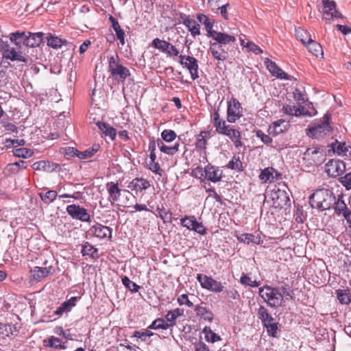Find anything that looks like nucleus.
I'll return each mask as SVG.
<instances>
[{
	"instance_id": "f257e3e1",
	"label": "nucleus",
	"mask_w": 351,
	"mask_h": 351,
	"mask_svg": "<svg viewBox=\"0 0 351 351\" xmlns=\"http://www.w3.org/2000/svg\"><path fill=\"white\" fill-rule=\"evenodd\" d=\"M331 114L326 113L319 119L315 120L306 130V135L313 139L320 140L328 135L332 130L330 123Z\"/></svg>"
},
{
	"instance_id": "f03ea898",
	"label": "nucleus",
	"mask_w": 351,
	"mask_h": 351,
	"mask_svg": "<svg viewBox=\"0 0 351 351\" xmlns=\"http://www.w3.org/2000/svg\"><path fill=\"white\" fill-rule=\"evenodd\" d=\"M335 202V194L329 189L316 190L309 197V204L313 208L324 211L332 208Z\"/></svg>"
},
{
	"instance_id": "7ed1b4c3",
	"label": "nucleus",
	"mask_w": 351,
	"mask_h": 351,
	"mask_svg": "<svg viewBox=\"0 0 351 351\" xmlns=\"http://www.w3.org/2000/svg\"><path fill=\"white\" fill-rule=\"evenodd\" d=\"M44 34L42 32L30 33L28 35L24 32H16L10 34V40L16 46H20L21 43L29 47H38L43 42Z\"/></svg>"
},
{
	"instance_id": "20e7f679",
	"label": "nucleus",
	"mask_w": 351,
	"mask_h": 351,
	"mask_svg": "<svg viewBox=\"0 0 351 351\" xmlns=\"http://www.w3.org/2000/svg\"><path fill=\"white\" fill-rule=\"evenodd\" d=\"M259 295L268 306L276 308L282 305L283 295L278 288L265 285L259 288Z\"/></svg>"
},
{
	"instance_id": "39448f33",
	"label": "nucleus",
	"mask_w": 351,
	"mask_h": 351,
	"mask_svg": "<svg viewBox=\"0 0 351 351\" xmlns=\"http://www.w3.org/2000/svg\"><path fill=\"white\" fill-rule=\"evenodd\" d=\"M108 72L114 80L121 82H124L130 75L129 69L120 64L118 55L109 57Z\"/></svg>"
},
{
	"instance_id": "423d86ee",
	"label": "nucleus",
	"mask_w": 351,
	"mask_h": 351,
	"mask_svg": "<svg viewBox=\"0 0 351 351\" xmlns=\"http://www.w3.org/2000/svg\"><path fill=\"white\" fill-rule=\"evenodd\" d=\"M257 317L261 321L264 328L267 329V332L269 337H278V323L275 319L268 313L264 306H260L257 312Z\"/></svg>"
},
{
	"instance_id": "0eeeda50",
	"label": "nucleus",
	"mask_w": 351,
	"mask_h": 351,
	"mask_svg": "<svg viewBox=\"0 0 351 351\" xmlns=\"http://www.w3.org/2000/svg\"><path fill=\"white\" fill-rule=\"evenodd\" d=\"M17 47H18L16 48L10 46L8 43L3 42L1 45L3 58L10 60L11 61L27 63L28 62V59L23 55L22 51L19 49L21 45Z\"/></svg>"
},
{
	"instance_id": "6e6552de",
	"label": "nucleus",
	"mask_w": 351,
	"mask_h": 351,
	"mask_svg": "<svg viewBox=\"0 0 351 351\" xmlns=\"http://www.w3.org/2000/svg\"><path fill=\"white\" fill-rule=\"evenodd\" d=\"M45 267H34L30 270V280L35 282H40L42 280L49 276L55 274L56 268L52 265H48V261L43 263Z\"/></svg>"
},
{
	"instance_id": "1a4fd4ad",
	"label": "nucleus",
	"mask_w": 351,
	"mask_h": 351,
	"mask_svg": "<svg viewBox=\"0 0 351 351\" xmlns=\"http://www.w3.org/2000/svg\"><path fill=\"white\" fill-rule=\"evenodd\" d=\"M324 152L319 147L307 148L304 153L303 160L307 167L317 166L322 163Z\"/></svg>"
},
{
	"instance_id": "9d476101",
	"label": "nucleus",
	"mask_w": 351,
	"mask_h": 351,
	"mask_svg": "<svg viewBox=\"0 0 351 351\" xmlns=\"http://www.w3.org/2000/svg\"><path fill=\"white\" fill-rule=\"evenodd\" d=\"M180 225L187 230L194 231L200 235L207 234V228L202 222H199L195 215H185L180 219Z\"/></svg>"
},
{
	"instance_id": "9b49d317",
	"label": "nucleus",
	"mask_w": 351,
	"mask_h": 351,
	"mask_svg": "<svg viewBox=\"0 0 351 351\" xmlns=\"http://www.w3.org/2000/svg\"><path fill=\"white\" fill-rule=\"evenodd\" d=\"M197 280L199 282L201 287L210 291L215 293H221L223 291V285L219 282L215 280L210 276L199 274L197 275Z\"/></svg>"
},
{
	"instance_id": "f8f14e48",
	"label": "nucleus",
	"mask_w": 351,
	"mask_h": 351,
	"mask_svg": "<svg viewBox=\"0 0 351 351\" xmlns=\"http://www.w3.org/2000/svg\"><path fill=\"white\" fill-rule=\"evenodd\" d=\"M270 198L272 200L273 206L282 208L291 205V199L289 193L284 190L274 189L271 191Z\"/></svg>"
},
{
	"instance_id": "ddd939ff",
	"label": "nucleus",
	"mask_w": 351,
	"mask_h": 351,
	"mask_svg": "<svg viewBox=\"0 0 351 351\" xmlns=\"http://www.w3.org/2000/svg\"><path fill=\"white\" fill-rule=\"evenodd\" d=\"M66 210L68 215L73 219H77L82 222L90 221V215L88 213V210L78 204L69 205Z\"/></svg>"
},
{
	"instance_id": "4468645a",
	"label": "nucleus",
	"mask_w": 351,
	"mask_h": 351,
	"mask_svg": "<svg viewBox=\"0 0 351 351\" xmlns=\"http://www.w3.org/2000/svg\"><path fill=\"white\" fill-rule=\"evenodd\" d=\"M345 170V163L339 160L331 159L325 165L326 173L332 178L343 174Z\"/></svg>"
},
{
	"instance_id": "2eb2a0df",
	"label": "nucleus",
	"mask_w": 351,
	"mask_h": 351,
	"mask_svg": "<svg viewBox=\"0 0 351 351\" xmlns=\"http://www.w3.org/2000/svg\"><path fill=\"white\" fill-rule=\"evenodd\" d=\"M241 116V104L237 99L232 98L228 103L227 121L233 123Z\"/></svg>"
},
{
	"instance_id": "dca6fc26",
	"label": "nucleus",
	"mask_w": 351,
	"mask_h": 351,
	"mask_svg": "<svg viewBox=\"0 0 351 351\" xmlns=\"http://www.w3.org/2000/svg\"><path fill=\"white\" fill-rule=\"evenodd\" d=\"M112 232V228L99 223H96L95 225L92 226L88 230L89 234L97 238H99L100 239L106 238L111 239Z\"/></svg>"
},
{
	"instance_id": "f3484780",
	"label": "nucleus",
	"mask_w": 351,
	"mask_h": 351,
	"mask_svg": "<svg viewBox=\"0 0 351 351\" xmlns=\"http://www.w3.org/2000/svg\"><path fill=\"white\" fill-rule=\"evenodd\" d=\"M323 15L326 21H330L334 18H341V14L336 9V3L331 0L323 1Z\"/></svg>"
},
{
	"instance_id": "a211bd4d",
	"label": "nucleus",
	"mask_w": 351,
	"mask_h": 351,
	"mask_svg": "<svg viewBox=\"0 0 351 351\" xmlns=\"http://www.w3.org/2000/svg\"><path fill=\"white\" fill-rule=\"evenodd\" d=\"M209 50L213 56L218 60L224 61L228 57V48L217 42H210Z\"/></svg>"
},
{
	"instance_id": "6ab92c4d",
	"label": "nucleus",
	"mask_w": 351,
	"mask_h": 351,
	"mask_svg": "<svg viewBox=\"0 0 351 351\" xmlns=\"http://www.w3.org/2000/svg\"><path fill=\"white\" fill-rule=\"evenodd\" d=\"M265 65L268 71L271 73L273 76L281 80H290L291 76L282 71L275 62L267 58L265 62Z\"/></svg>"
},
{
	"instance_id": "aec40b11",
	"label": "nucleus",
	"mask_w": 351,
	"mask_h": 351,
	"mask_svg": "<svg viewBox=\"0 0 351 351\" xmlns=\"http://www.w3.org/2000/svg\"><path fill=\"white\" fill-rule=\"evenodd\" d=\"M205 178L213 182H219L222 178L223 171L217 167L208 164L204 167Z\"/></svg>"
},
{
	"instance_id": "412c9836",
	"label": "nucleus",
	"mask_w": 351,
	"mask_h": 351,
	"mask_svg": "<svg viewBox=\"0 0 351 351\" xmlns=\"http://www.w3.org/2000/svg\"><path fill=\"white\" fill-rule=\"evenodd\" d=\"M180 19L182 20L183 25L188 28L194 38L200 34V25L197 21L194 19H189L184 14H180Z\"/></svg>"
},
{
	"instance_id": "4be33fe9",
	"label": "nucleus",
	"mask_w": 351,
	"mask_h": 351,
	"mask_svg": "<svg viewBox=\"0 0 351 351\" xmlns=\"http://www.w3.org/2000/svg\"><path fill=\"white\" fill-rule=\"evenodd\" d=\"M150 187L149 182L143 178H136L133 179L128 185V188L136 193L141 192Z\"/></svg>"
},
{
	"instance_id": "5701e85b",
	"label": "nucleus",
	"mask_w": 351,
	"mask_h": 351,
	"mask_svg": "<svg viewBox=\"0 0 351 351\" xmlns=\"http://www.w3.org/2000/svg\"><path fill=\"white\" fill-rule=\"evenodd\" d=\"M77 297H71L69 300L64 302L60 306L53 312V315H56L58 317H61L64 313H69L71 311L72 308L76 305L77 301Z\"/></svg>"
},
{
	"instance_id": "b1692460",
	"label": "nucleus",
	"mask_w": 351,
	"mask_h": 351,
	"mask_svg": "<svg viewBox=\"0 0 351 351\" xmlns=\"http://www.w3.org/2000/svg\"><path fill=\"white\" fill-rule=\"evenodd\" d=\"M210 138L209 131L203 130L195 136V146L197 150L206 152L208 140Z\"/></svg>"
},
{
	"instance_id": "393cba45",
	"label": "nucleus",
	"mask_w": 351,
	"mask_h": 351,
	"mask_svg": "<svg viewBox=\"0 0 351 351\" xmlns=\"http://www.w3.org/2000/svg\"><path fill=\"white\" fill-rule=\"evenodd\" d=\"M106 187L109 195L108 199L110 200L111 203L114 204L115 202L118 201L121 192L118 183L108 182L106 183Z\"/></svg>"
},
{
	"instance_id": "a878e982",
	"label": "nucleus",
	"mask_w": 351,
	"mask_h": 351,
	"mask_svg": "<svg viewBox=\"0 0 351 351\" xmlns=\"http://www.w3.org/2000/svg\"><path fill=\"white\" fill-rule=\"evenodd\" d=\"M210 37L215 42L224 46H226L229 43H234L236 42V38L234 36L217 31H215Z\"/></svg>"
},
{
	"instance_id": "bb28decb",
	"label": "nucleus",
	"mask_w": 351,
	"mask_h": 351,
	"mask_svg": "<svg viewBox=\"0 0 351 351\" xmlns=\"http://www.w3.org/2000/svg\"><path fill=\"white\" fill-rule=\"evenodd\" d=\"M279 176H280V174L275 169L267 167L261 170L258 178L263 183H266L274 181L275 177Z\"/></svg>"
},
{
	"instance_id": "cd10ccee",
	"label": "nucleus",
	"mask_w": 351,
	"mask_h": 351,
	"mask_svg": "<svg viewBox=\"0 0 351 351\" xmlns=\"http://www.w3.org/2000/svg\"><path fill=\"white\" fill-rule=\"evenodd\" d=\"M180 145V143L176 142L173 145L169 146L166 145L160 138L157 139V146L160 151L169 156L176 154L179 151Z\"/></svg>"
},
{
	"instance_id": "c85d7f7f",
	"label": "nucleus",
	"mask_w": 351,
	"mask_h": 351,
	"mask_svg": "<svg viewBox=\"0 0 351 351\" xmlns=\"http://www.w3.org/2000/svg\"><path fill=\"white\" fill-rule=\"evenodd\" d=\"M184 67L189 71L192 80H195L199 77V66L196 58L193 56H187V62Z\"/></svg>"
},
{
	"instance_id": "c756f323",
	"label": "nucleus",
	"mask_w": 351,
	"mask_h": 351,
	"mask_svg": "<svg viewBox=\"0 0 351 351\" xmlns=\"http://www.w3.org/2000/svg\"><path fill=\"white\" fill-rule=\"evenodd\" d=\"M224 136H228L237 149L241 147L243 143L241 141V134L239 130L231 128Z\"/></svg>"
},
{
	"instance_id": "7c9ffc66",
	"label": "nucleus",
	"mask_w": 351,
	"mask_h": 351,
	"mask_svg": "<svg viewBox=\"0 0 351 351\" xmlns=\"http://www.w3.org/2000/svg\"><path fill=\"white\" fill-rule=\"evenodd\" d=\"M195 311L197 317L203 319L205 321L212 322L214 318L213 313L206 306L196 305L195 306Z\"/></svg>"
},
{
	"instance_id": "2f4dec72",
	"label": "nucleus",
	"mask_w": 351,
	"mask_h": 351,
	"mask_svg": "<svg viewBox=\"0 0 351 351\" xmlns=\"http://www.w3.org/2000/svg\"><path fill=\"white\" fill-rule=\"evenodd\" d=\"M304 45L307 47L309 52H311L317 58L324 57V52L322 45L316 41L312 40L311 38H308L306 44Z\"/></svg>"
},
{
	"instance_id": "473e14b6",
	"label": "nucleus",
	"mask_w": 351,
	"mask_h": 351,
	"mask_svg": "<svg viewBox=\"0 0 351 351\" xmlns=\"http://www.w3.org/2000/svg\"><path fill=\"white\" fill-rule=\"evenodd\" d=\"M197 19L199 21V23L204 25L206 30L207 32V36L210 37L211 36H213L214 32H215V31L213 29L215 21L213 19H210L206 15L204 14H198L197 15Z\"/></svg>"
},
{
	"instance_id": "72a5a7b5",
	"label": "nucleus",
	"mask_w": 351,
	"mask_h": 351,
	"mask_svg": "<svg viewBox=\"0 0 351 351\" xmlns=\"http://www.w3.org/2000/svg\"><path fill=\"white\" fill-rule=\"evenodd\" d=\"M81 254L82 256H89L92 258H95L98 257V249L95 247L88 241H86L82 245Z\"/></svg>"
},
{
	"instance_id": "f704fd0d",
	"label": "nucleus",
	"mask_w": 351,
	"mask_h": 351,
	"mask_svg": "<svg viewBox=\"0 0 351 351\" xmlns=\"http://www.w3.org/2000/svg\"><path fill=\"white\" fill-rule=\"evenodd\" d=\"M237 239L240 242H243L246 244H250V243L254 244H261L263 242L259 234L255 236L249 233L241 234L237 237Z\"/></svg>"
},
{
	"instance_id": "c9c22d12",
	"label": "nucleus",
	"mask_w": 351,
	"mask_h": 351,
	"mask_svg": "<svg viewBox=\"0 0 351 351\" xmlns=\"http://www.w3.org/2000/svg\"><path fill=\"white\" fill-rule=\"evenodd\" d=\"M97 126L105 136H109L112 141L115 139L117 136L116 129L102 121H98L97 123Z\"/></svg>"
},
{
	"instance_id": "e433bc0d",
	"label": "nucleus",
	"mask_w": 351,
	"mask_h": 351,
	"mask_svg": "<svg viewBox=\"0 0 351 351\" xmlns=\"http://www.w3.org/2000/svg\"><path fill=\"white\" fill-rule=\"evenodd\" d=\"M330 147L334 153L343 156L347 155V152L350 151V147L347 146L344 142H339L337 140L332 143Z\"/></svg>"
},
{
	"instance_id": "4c0bfd02",
	"label": "nucleus",
	"mask_w": 351,
	"mask_h": 351,
	"mask_svg": "<svg viewBox=\"0 0 351 351\" xmlns=\"http://www.w3.org/2000/svg\"><path fill=\"white\" fill-rule=\"evenodd\" d=\"M51 166H56V167H58V165L56 163H50L49 161L46 160H40L38 162H34L32 167L36 171H51L54 169V168H51Z\"/></svg>"
},
{
	"instance_id": "58836bf2",
	"label": "nucleus",
	"mask_w": 351,
	"mask_h": 351,
	"mask_svg": "<svg viewBox=\"0 0 351 351\" xmlns=\"http://www.w3.org/2000/svg\"><path fill=\"white\" fill-rule=\"evenodd\" d=\"M332 208L335 209V213L337 215L343 214V212L348 209L342 195H338L337 199L335 196V202Z\"/></svg>"
},
{
	"instance_id": "ea45409f",
	"label": "nucleus",
	"mask_w": 351,
	"mask_h": 351,
	"mask_svg": "<svg viewBox=\"0 0 351 351\" xmlns=\"http://www.w3.org/2000/svg\"><path fill=\"white\" fill-rule=\"evenodd\" d=\"M100 149L99 144H94L91 147L88 148L84 152H80L77 158L80 159H86L93 156Z\"/></svg>"
},
{
	"instance_id": "a19ab883",
	"label": "nucleus",
	"mask_w": 351,
	"mask_h": 351,
	"mask_svg": "<svg viewBox=\"0 0 351 351\" xmlns=\"http://www.w3.org/2000/svg\"><path fill=\"white\" fill-rule=\"evenodd\" d=\"M43 344L45 346H48L50 348H60V349H65L66 346L64 344L61 343V339L56 337L54 336L50 337L47 339H45L43 341Z\"/></svg>"
},
{
	"instance_id": "79ce46f5",
	"label": "nucleus",
	"mask_w": 351,
	"mask_h": 351,
	"mask_svg": "<svg viewBox=\"0 0 351 351\" xmlns=\"http://www.w3.org/2000/svg\"><path fill=\"white\" fill-rule=\"evenodd\" d=\"M156 211L158 213V215L164 223H170L172 222L171 212L167 210L163 206L161 208L158 206Z\"/></svg>"
},
{
	"instance_id": "37998d69",
	"label": "nucleus",
	"mask_w": 351,
	"mask_h": 351,
	"mask_svg": "<svg viewBox=\"0 0 351 351\" xmlns=\"http://www.w3.org/2000/svg\"><path fill=\"white\" fill-rule=\"evenodd\" d=\"M47 45L53 49H59L66 43V40L51 34L47 37Z\"/></svg>"
},
{
	"instance_id": "c03bdc74",
	"label": "nucleus",
	"mask_w": 351,
	"mask_h": 351,
	"mask_svg": "<svg viewBox=\"0 0 351 351\" xmlns=\"http://www.w3.org/2000/svg\"><path fill=\"white\" fill-rule=\"evenodd\" d=\"M151 45L154 48L159 49L162 53H165L167 51V49L169 48L170 43L165 40H160V38H156L152 40Z\"/></svg>"
},
{
	"instance_id": "a18cd8bd",
	"label": "nucleus",
	"mask_w": 351,
	"mask_h": 351,
	"mask_svg": "<svg viewBox=\"0 0 351 351\" xmlns=\"http://www.w3.org/2000/svg\"><path fill=\"white\" fill-rule=\"evenodd\" d=\"M337 296L340 303L348 304L351 302V294L350 290L338 289L337 290Z\"/></svg>"
},
{
	"instance_id": "49530a36",
	"label": "nucleus",
	"mask_w": 351,
	"mask_h": 351,
	"mask_svg": "<svg viewBox=\"0 0 351 351\" xmlns=\"http://www.w3.org/2000/svg\"><path fill=\"white\" fill-rule=\"evenodd\" d=\"M226 167L228 169L235 170L238 172L243 170V163L241 161L239 157L234 156L230 161L227 164Z\"/></svg>"
},
{
	"instance_id": "de8ad7c7",
	"label": "nucleus",
	"mask_w": 351,
	"mask_h": 351,
	"mask_svg": "<svg viewBox=\"0 0 351 351\" xmlns=\"http://www.w3.org/2000/svg\"><path fill=\"white\" fill-rule=\"evenodd\" d=\"M39 195L44 203L47 204L53 202L58 197L57 192L53 190H49L46 193H40Z\"/></svg>"
},
{
	"instance_id": "09e8293b",
	"label": "nucleus",
	"mask_w": 351,
	"mask_h": 351,
	"mask_svg": "<svg viewBox=\"0 0 351 351\" xmlns=\"http://www.w3.org/2000/svg\"><path fill=\"white\" fill-rule=\"evenodd\" d=\"M148 328L152 330H167L169 328L165 319L157 318L152 322V323L148 326Z\"/></svg>"
},
{
	"instance_id": "8fccbe9b",
	"label": "nucleus",
	"mask_w": 351,
	"mask_h": 351,
	"mask_svg": "<svg viewBox=\"0 0 351 351\" xmlns=\"http://www.w3.org/2000/svg\"><path fill=\"white\" fill-rule=\"evenodd\" d=\"M203 332L205 335V339L208 342L215 343L221 339L220 337L214 332L210 327L206 326L203 329Z\"/></svg>"
},
{
	"instance_id": "3c124183",
	"label": "nucleus",
	"mask_w": 351,
	"mask_h": 351,
	"mask_svg": "<svg viewBox=\"0 0 351 351\" xmlns=\"http://www.w3.org/2000/svg\"><path fill=\"white\" fill-rule=\"evenodd\" d=\"M282 123H283V121L281 120H278L277 121L274 122L268 128V134L275 136L278 134L282 133L283 130L280 128V124Z\"/></svg>"
},
{
	"instance_id": "603ef678",
	"label": "nucleus",
	"mask_w": 351,
	"mask_h": 351,
	"mask_svg": "<svg viewBox=\"0 0 351 351\" xmlns=\"http://www.w3.org/2000/svg\"><path fill=\"white\" fill-rule=\"evenodd\" d=\"M121 281L123 285L132 293H136L138 291L140 286L130 280L128 276L123 277Z\"/></svg>"
},
{
	"instance_id": "864d4df0",
	"label": "nucleus",
	"mask_w": 351,
	"mask_h": 351,
	"mask_svg": "<svg viewBox=\"0 0 351 351\" xmlns=\"http://www.w3.org/2000/svg\"><path fill=\"white\" fill-rule=\"evenodd\" d=\"M214 127L215 128V131L218 134L222 135H224L226 133H227V131L232 128L230 125H227L226 122L223 119H221L215 124H214Z\"/></svg>"
},
{
	"instance_id": "5fc2aeb1",
	"label": "nucleus",
	"mask_w": 351,
	"mask_h": 351,
	"mask_svg": "<svg viewBox=\"0 0 351 351\" xmlns=\"http://www.w3.org/2000/svg\"><path fill=\"white\" fill-rule=\"evenodd\" d=\"M14 154L19 158H27L32 156L34 152L27 148L22 147L15 149L14 150Z\"/></svg>"
},
{
	"instance_id": "6e6d98bb",
	"label": "nucleus",
	"mask_w": 351,
	"mask_h": 351,
	"mask_svg": "<svg viewBox=\"0 0 351 351\" xmlns=\"http://www.w3.org/2000/svg\"><path fill=\"white\" fill-rule=\"evenodd\" d=\"M176 133L172 130H164L161 132V140L163 142L171 143L176 139Z\"/></svg>"
},
{
	"instance_id": "4d7b16f0",
	"label": "nucleus",
	"mask_w": 351,
	"mask_h": 351,
	"mask_svg": "<svg viewBox=\"0 0 351 351\" xmlns=\"http://www.w3.org/2000/svg\"><path fill=\"white\" fill-rule=\"evenodd\" d=\"M305 91L299 88H295L293 92L294 99L299 104H303L306 102Z\"/></svg>"
},
{
	"instance_id": "13d9d810",
	"label": "nucleus",
	"mask_w": 351,
	"mask_h": 351,
	"mask_svg": "<svg viewBox=\"0 0 351 351\" xmlns=\"http://www.w3.org/2000/svg\"><path fill=\"white\" fill-rule=\"evenodd\" d=\"M270 134H265L262 130H258L256 131V136L261 139V141L266 145L271 146L273 142Z\"/></svg>"
},
{
	"instance_id": "bf43d9fd",
	"label": "nucleus",
	"mask_w": 351,
	"mask_h": 351,
	"mask_svg": "<svg viewBox=\"0 0 351 351\" xmlns=\"http://www.w3.org/2000/svg\"><path fill=\"white\" fill-rule=\"evenodd\" d=\"M240 282L241 284L250 286L251 287H257L261 285L260 281L252 280L251 278L244 274H242L240 278Z\"/></svg>"
},
{
	"instance_id": "052dcab7",
	"label": "nucleus",
	"mask_w": 351,
	"mask_h": 351,
	"mask_svg": "<svg viewBox=\"0 0 351 351\" xmlns=\"http://www.w3.org/2000/svg\"><path fill=\"white\" fill-rule=\"evenodd\" d=\"M295 36L298 40H300L304 45H306L308 38H311L308 32L302 29H297Z\"/></svg>"
},
{
	"instance_id": "680f3d73",
	"label": "nucleus",
	"mask_w": 351,
	"mask_h": 351,
	"mask_svg": "<svg viewBox=\"0 0 351 351\" xmlns=\"http://www.w3.org/2000/svg\"><path fill=\"white\" fill-rule=\"evenodd\" d=\"M149 169L160 176H161L162 172V169L160 168L159 163L156 162V159H150L149 162Z\"/></svg>"
},
{
	"instance_id": "e2e57ef3",
	"label": "nucleus",
	"mask_w": 351,
	"mask_h": 351,
	"mask_svg": "<svg viewBox=\"0 0 351 351\" xmlns=\"http://www.w3.org/2000/svg\"><path fill=\"white\" fill-rule=\"evenodd\" d=\"M282 110L286 114L297 117V106L295 104H285L282 106Z\"/></svg>"
},
{
	"instance_id": "0e129e2a",
	"label": "nucleus",
	"mask_w": 351,
	"mask_h": 351,
	"mask_svg": "<svg viewBox=\"0 0 351 351\" xmlns=\"http://www.w3.org/2000/svg\"><path fill=\"white\" fill-rule=\"evenodd\" d=\"M177 316L172 312L169 311L165 315L166 322L167 323L169 328L173 327L176 324Z\"/></svg>"
},
{
	"instance_id": "69168bd1",
	"label": "nucleus",
	"mask_w": 351,
	"mask_h": 351,
	"mask_svg": "<svg viewBox=\"0 0 351 351\" xmlns=\"http://www.w3.org/2000/svg\"><path fill=\"white\" fill-rule=\"evenodd\" d=\"M248 51L254 53L256 55H258L263 53V50L255 43L252 41H247L245 45Z\"/></svg>"
},
{
	"instance_id": "338daca9",
	"label": "nucleus",
	"mask_w": 351,
	"mask_h": 351,
	"mask_svg": "<svg viewBox=\"0 0 351 351\" xmlns=\"http://www.w3.org/2000/svg\"><path fill=\"white\" fill-rule=\"evenodd\" d=\"M339 182L347 189H351V172L339 178Z\"/></svg>"
},
{
	"instance_id": "774afa93",
	"label": "nucleus",
	"mask_w": 351,
	"mask_h": 351,
	"mask_svg": "<svg viewBox=\"0 0 351 351\" xmlns=\"http://www.w3.org/2000/svg\"><path fill=\"white\" fill-rule=\"evenodd\" d=\"M177 302L180 306L186 305L189 307H193L194 306L193 303L189 300L187 294H182L180 295L177 299Z\"/></svg>"
}]
</instances>
